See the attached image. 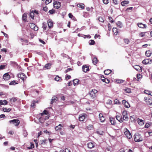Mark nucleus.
<instances>
[{
  "label": "nucleus",
  "instance_id": "c03bdc74",
  "mask_svg": "<svg viewBox=\"0 0 152 152\" xmlns=\"http://www.w3.org/2000/svg\"><path fill=\"white\" fill-rule=\"evenodd\" d=\"M32 11L34 13V15H38L39 12L37 10H32Z\"/></svg>",
  "mask_w": 152,
  "mask_h": 152
},
{
  "label": "nucleus",
  "instance_id": "864d4df0",
  "mask_svg": "<svg viewBox=\"0 0 152 152\" xmlns=\"http://www.w3.org/2000/svg\"><path fill=\"white\" fill-rule=\"evenodd\" d=\"M124 42L126 44H128L129 42V40L128 39H124Z\"/></svg>",
  "mask_w": 152,
  "mask_h": 152
},
{
  "label": "nucleus",
  "instance_id": "aec40b11",
  "mask_svg": "<svg viewBox=\"0 0 152 152\" xmlns=\"http://www.w3.org/2000/svg\"><path fill=\"white\" fill-rule=\"evenodd\" d=\"M137 121L139 124L140 125L142 126L144 124V121L142 119H140L139 118H137Z\"/></svg>",
  "mask_w": 152,
  "mask_h": 152
},
{
  "label": "nucleus",
  "instance_id": "0e129e2a",
  "mask_svg": "<svg viewBox=\"0 0 152 152\" xmlns=\"http://www.w3.org/2000/svg\"><path fill=\"white\" fill-rule=\"evenodd\" d=\"M37 102H35V101H34L31 104V106L32 107H35V104L36 103H37Z\"/></svg>",
  "mask_w": 152,
  "mask_h": 152
},
{
  "label": "nucleus",
  "instance_id": "680f3d73",
  "mask_svg": "<svg viewBox=\"0 0 152 152\" xmlns=\"http://www.w3.org/2000/svg\"><path fill=\"white\" fill-rule=\"evenodd\" d=\"M145 33V32H141L139 34V35L141 37H143L144 36Z\"/></svg>",
  "mask_w": 152,
  "mask_h": 152
},
{
  "label": "nucleus",
  "instance_id": "f3484780",
  "mask_svg": "<svg viewBox=\"0 0 152 152\" xmlns=\"http://www.w3.org/2000/svg\"><path fill=\"white\" fill-rule=\"evenodd\" d=\"M64 126L62 125L61 124H60L58 126H57L55 127V129L56 131H60L61 130L62 127H63Z\"/></svg>",
  "mask_w": 152,
  "mask_h": 152
},
{
  "label": "nucleus",
  "instance_id": "a18cd8bd",
  "mask_svg": "<svg viewBox=\"0 0 152 152\" xmlns=\"http://www.w3.org/2000/svg\"><path fill=\"white\" fill-rule=\"evenodd\" d=\"M141 77H142V76L140 74H138L137 75V81H138L139 80L140 78H141Z\"/></svg>",
  "mask_w": 152,
  "mask_h": 152
},
{
  "label": "nucleus",
  "instance_id": "338daca9",
  "mask_svg": "<svg viewBox=\"0 0 152 152\" xmlns=\"http://www.w3.org/2000/svg\"><path fill=\"white\" fill-rule=\"evenodd\" d=\"M150 126V125L149 123H147L145 125V127L146 128H148Z\"/></svg>",
  "mask_w": 152,
  "mask_h": 152
},
{
  "label": "nucleus",
  "instance_id": "f704fd0d",
  "mask_svg": "<svg viewBox=\"0 0 152 152\" xmlns=\"http://www.w3.org/2000/svg\"><path fill=\"white\" fill-rule=\"evenodd\" d=\"M79 81L77 79L74 80H73L74 85L75 86L76 85H77L78 84Z\"/></svg>",
  "mask_w": 152,
  "mask_h": 152
},
{
  "label": "nucleus",
  "instance_id": "f8f14e48",
  "mask_svg": "<svg viewBox=\"0 0 152 152\" xmlns=\"http://www.w3.org/2000/svg\"><path fill=\"white\" fill-rule=\"evenodd\" d=\"M10 77V75L8 73L5 74L3 76V78L5 80H9Z\"/></svg>",
  "mask_w": 152,
  "mask_h": 152
},
{
  "label": "nucleus",
  "instance_id": "774afa93",
  "mask_svg": "<svg viewBox=\"0 0 152 152\" xmlns=\"http://www.w3.org/2000/svg\"><path fill=\"white\" fill-rule=\"evenodd\" d=\"M92 92H93L94 94H96L97 93V91L95 89H93L92 90V91H91Z\"/></svg>",
  "mask_w": 152,
  "mask_h": 152
},
{
  "label": "nucleus",
  "instance_id": "39448f33",
  "mask_svg": "<svg viewBox=\"0 0 152 152\" xmlns=\"http://www.w3.org/2000/svg\"><path fill=\"white\" fill-rule=\"evenodd\" d=\"M17 76L18 78L21 79L23 80V82L26 80L27 77L26 75L23 73H20Z\"/></svg>",
  "mask_w": 152,
  "mask_h": 152
},
{
  "label": "nucleus",
  "instance_id": "4468645a",
  "mask_svg": "<svg viewBox=\"0 0 152 152\" xmlns=\"http://www.w3.org/2000/svg\"><path fill=\"white\" fill-rule=\"evenodd\" d=\"M86 114L83 113V114H81L80 115L79 119V120L80 121H84V120L86 118Z\"/></svg>",
  "mask_w": 152,
  "mask_h": 152
},
{
  "label": "nucleus",
  "instance_id": "6e6d98bb",
  "mask_svg": "<svg viewBox=\"0 0 152 152\" xmlns=\"http://www.w3.org/2000/svg\"><path fill=\"white\" fill-rule=\"evenodd\" d=\"M72 70V69H71V68H67L66 70H65V72L66 73H67L68 72L70 71H71Z\"/></svg>",
  "mask_w": 152,
  "mask_h": 152
},
{
  "label": "nucleus",
  "instance_id": "ea45409f",
  "mask_svg": "<svg viewBox=\"0 0 152 152\" xmlns=\"http://www.w3.org/2000/svg\"><path fill=\"white\" fill-rule=\"evenodd\" d=\"M123 121H127L128 120V118L127 116V115L123 116Z\"/></svg>",
  "mask_w": 152,
  "mask_h": 152
},
{
  "label": "nucleus",
  "instance_id": "3c124183",
  "mask_svg": "<svg viewBox=\"0 0 152 152\" xmlns=\"http://www.w3.org/2000/svg\"><path fill=\"white\" fill-rule=\"evenodd\" d=\"M17 100V99L15 97H13L10 99V101H12L13 102H15Z\"/></svg>",
  "mask_w": 152,
  "mask_h": 152
},
{
  "label": "nucleus",
  "instance_id": "412c9836",
  "mask_svg": "<svg viewBox=\"0 0 152 152\" xmlns=\"http://www.w3.org/2000/svg\"><path fill=\"white\" fill-rule=\"evenodd\" d=\"M58 100V98L56 96H53L51 99L50 104H52L54 102H56Z\"/></svg>",
  "mask_w": 152,
  "mask_h": 152
},
{
  "label": "nucleus",
  "instance_id": "6ab92c4d",
  "mask_svg": "<svg viewBox=\"0 0 152 152\" xmlns=\"http://www.w3.org/2000/svg\"><path fill=\"white\" fill-rule=\"evenodd\" d=\"M137 25L140 28H145L146 27V25L145 24H143L142 23H137Z\"/></svg>",
  "mask_w": 152,
  "mask_h": 152
},
{
  "label": "nucleus",
  "instance_id": "72a5a7b5",
  "mask_svg": "<svg viewBox=\"0 0 152 152\" xmlns=\"http://www.w3.org/2000/svg\"><path fill=\"white\" fill-rule=\"evenodd\" d=\"M3 110L4 112H9L11 110V109L10 108L7 109V108H3Z\"/></svg>",
  "mask_w": 152,
  "mask_h": 152
},
{
  "label": "nucleus",
  "instance_id": "20e7f679",
  "mask_svg": "<svg viewBox=\"0 0 152 152\" xmlns=\"http://www.w3.org/2000/svg\"><path fill=\"white\" fill-rule=\"evenodd\" d=\"M28 25L31 28L33 29L34 31H36L38 30V27L33 23H28Z\"/></svg>",
  "mask_w": 152,
  "mask_h": 152
},
{
  "label": "nucleus",
  "instance_id": "e433bc0d",
  "mask_svg": "<svg viewBox=\"0 0 152 152\" xmlns=\"http://www.w3.org/2000/svg\"><path fill=\"white\" fill-rule=\"evenodd\" d=\"M124 90L126 93H129L131 92V90L129 88H126L124 89Z\"/></svg>",
  "mask_w": 152,
  "mask_h": 152
},
{
  "label": "nucleus",
  "instance_id": "c85d7f7f",
  "mask_svg": "<svg viewBox=\"0 0 152 152\" xmlns=\"http://www.w3.org/2000/svg\"><path fill=\"white\" fill-rule=\"evenodd\" d=\"M113 31L115 35H117L118 33V29L116 28H113Z\"/></svg>",
  "mask_w": 152,
  "mask_h": 152
},
{
  "label": "nucleus",
  "instance_id": "bf43d9fd",
  "mask_svg": "<svg viewBox=\"0 0 152 152\" xmlns=\"http://www.w3.org/2000/svg\"><path fill=\"white\" fill-rule=\"evenodd\" d=\"M107 26L108 28V30L110 31L111 29V26L110 24L108 23L107 25Z\"/></svg>",
  "mask_w": 152,
  "mask_h": 152
},
{
  "label": "nucleus",
  "instance_id": "f257e3e1",
  "mask_svg": "<svg viewBox=\"0 0 152 152\" xmlns=\"http://www.w3.org/2000/svg\"><path fill=\"white\" fill-rule=\"evenodd\" d=\"M134 138V141L136 142H140L143 140L140 134L138 133L135 134Z\"/></svg>",
  "mask_w": 152,
  "mask_h": 152
},
{
  "label": "nucleus",
  "instance_id": "ddd939ff",
  "mask_svg": "<svg viewBox=\"0 0 152 152\" xmlns=\"http://www.w3.org/2000/svg\"><path fill=\"white\" fill-rule=\"evenodd\" d=\"M122 103L125 107L126 108H128L130 107V105L129 103L125 100H123L122 101Z\"/></svg>",
  "mask_w": 152,
  "mask_h": 152
},
{
  "label": "nucleus",
  "instance_id": "cd10ccee",
  "mask_svg": "<svg viewBox=\"0 0 152 152\" xmlns=\"http://www.w3.org/2000/svg\"><path fill=\"white\" fill-rule=\"evenodd\" d=\"M152 53L151 52L150 50L147 51L145 52V55L148 57L150 56Z\"/></svg>",
  "mask_w": 152,
  "mask_h": 152
},
{
  "label": "nucleus",
  "instance_id": "7c9ffc66",
  "mask_svg": "<svg viewBox=\"0 0 152 152\" xmlns=\"http://www.w3.org/2000/svg\"><path fill=\"white\" fill-rule=\"evenodd\" d=\"M116 25L117 27L119 28H121L123 26L122 23L119 21L117 22Z\"/></svg>",
  "mask_w": 152,
  "mask_h": 152
},
{
  "label": "nucleus",
  "instance_id": "1a4fd4ad",
  "mask_svg": "<svg viewBox=\"0 0 152 152\" xmlns=\"http://www.w3.org/2000/svg\"><path fill=\"white\" fill-rule=\"evenodd\" d=\"M95 144L94 142H90L87 144V146L88 148L91 149L94 147Z\"/></svg>",
  "mask_w": 152,
  "mask_h": 152
},
{
  "label": "nucleus",
  "instance_id": "052dcab7",
  "mask_svg": "<svg viewBox=\"0 0 152 152\" xmlns=\"http://www.w3.org/2000/svg\"><path fill=\"white\" fill-rule=\"evenodd\" d=\"M34 148V144H33L32 143H31V147H28V148L29 149H30L31 148Z\"/></svg>",
  "mask_w": 152,
  "mask_h": 152
},
{
  "label": "nucleus",
  "instance_id": "69168bd1",
  "mask_svg": "<svg viewBox=\"0 0 152 152\" xmlns=\"http://www.w3.org/2000/svg\"><path fill=\"white\" fill-rule=\"evenodd\" d=\"M46 141V140H41V144H45V143Z\"/></svg>",
  "mask_w": 152,
  "mask_h": 152
},
{
  "label": "nucleus",
  "instance_id": "79ce46f5",
  "mask_svg": "<svg viewBox=\"0 0 152 152\" xmlns=\"http://www.w3.org/2000/svg\"><path fill=\"white\" fill-rule=\"evenodd\" d=\"M90 96L93 98H94L95 96V94H94L93 92L91 91L89 93Z\"/></svg>",
  "mask_w": 152,
  "mask_h": 152
},
{
  "label": "nucleus",
  "instance_id": "393cba45",
  "mask_svg": "<svg viewBox=\"0 0 152 152\" xmlns=\"http://www.w3.org/2000/svg\"><path fill=\"white\" fill-rule=\"evenodd\" d=\"M92 63L94 65H96L98 62V60L96 57H94L92 60Z\"/></svg>",
  "mask_w": 152,
  "mask_h": 152
},
{
  "label": "nucleus",
  "instance_id": "09e8293b",
  "mask_svg": "<svg viewBox=\"0 0 152 152\" xmlns=\"http://www.w3.org/2000/svg\"><path fill=\"white\" fill-rule=\"evenodd\" d=\"M61 56L65 58H66L68 57V55L64 53L61 54Z\"/></svg>",
  "mask_w": 152,
  "mask_h": 152
},
{
  "label": "nucleus",
  "instance_id": "49530a36",
  "mask_svg": "<svg viewBox=\"0 0 152 152\" xmlns=\"http://www.w3.org/2000/svg\"><path fill=\"white\" fill-rule=\"evenodd\" d=\"M98 20L99 21L101 22H103L104 21V20L101 17H99L98 18Z\"/></svg>",
  "mask_w": 152,
  "mask_h": 152
},
{
  "label": "nucleus",
  "instance_id": "bb28decb",
  "mask_svg": "<svg viewBox=\"0 0 152 152\" xmlns=\"http://www.w3.org/2000/svg\"><path fill=\"white\" fill-rule=\"evenodd\" d=\"M129 3V1H122L121 4L122 6H124L128 4Z\"/></svg>",
  "mask_w": 152,
  "mask_h": 152
},
{
  "label": "nucleus",
  "instance_id": "a878e982",
  "mask_svg": "<svg viewBox=\"0 0 152 152\" xmlns=\"http://www.w3.org/2000/svg\"><path fill=\"white\" fill-rule=\"evenodd\" d=\"M77 6V7L81 8L82 9H84V4H78Z\"/></svg>",
  "mask_w": 152,
  "mask_h": 152
},
{
  "label": "nucleus",
  "instance_id": "37998d69",
  "mask_svg": "<svg viewBox=\"0 0 152 152\" xmlns=\"http://www.w3.org/2000/svg\"><path fill=\"white\" fill-rule=\"evenodd\" d=\"M18 83H16L15 80H13L9 83V85H15Z\"/></svg>",
  "mask_w": 152,
  "mask_h": 152
},
{
  "label": "nucleus",
  "instance_id": "5fc2aeb1",
  "mask_svg": "<svg viewBox=\"0 0 152 152\" xmlns=\"http://www.w3.org/2000/svg\"><path fill=\"white\" fill-rule=\"evenodd\" d=\"M24 43H22V45H28V41L26 39H25L24 41Z\"/></svg>",
  "mask_w": 152,
  "mask_h": 152
},
{
  "label": "nucleus",
  "instance_id": "5701e85b",
  "mask_svg": "<svg viewBox=\"0 0 152 152\" xmlns=\"http://www.w3.org/2000/svg\"><path fill=\"white\" fill-rule=\"evenodd\" d=\"M134 68L138 72H140L142 71L141 68L139 66L136 65L134 67Z\"/></svg>",
  "mask_w": 152,
  "mask_h": 152
},
{
  "label": "nucleus",
  "instance_id": "c9c22d12",
  "mask_svg": "<svg viewBox=\"0 0 152 152\" xmlns=\"http://www.w3.org/2000/svg\"><path fill=\"white\" fill-rule=\"evenodd\" d=\"M48 112L45 110H44L43 113H40V114L42 116L44 114L48 115Z\"/></svg>",
  "mask_w": 152,
  "mask_h": 152
},
{
  "label": "nucleus",
  "instance_id": "e2e57ef3",
  "mask_svg": "<svg viewBox=\"0 0 152 152\" xmlns=\"http://www.w3.org/2000/svg\"><path fill=\"white\" fill-rule=\"evenodd\" d=\"M1 32L4 35V36H5V37H6L7 38H8V35L7 34H6L4 32L2 31H1Z\"/></svg>",
  "mask_w": 152,
  "mask_h": 152
},
{
  "label": "nucleus",
  "instance_id": "dca6fc26",
  "mask_svg": "<svg viewBox=\"0 0 152 152\" xmlns=\"http://www.w3.org/2000/svg\"><path fill=\"white\" fill-rule=\"evenodd\" d=\"M82 69L83 71L85 72L89 71V66L86 65H83V66Z\"/></svg>",
  "mask_w": 152,
  "mask_h": 152
},
{
  "label": "nucleus",
  "instance_id": "7ed1b4c3",
  "mask_svg": "<svg viewBox=\"0 0 152 152\" xmlns=\"http://www.w3.org/2000/svg\"><path fill=\"white\" fill-rule=\"evenodd\" d=\"M124 134L128 138L130 139L132 137V135L126 128H125L124 129Z\"/></svg>",
  "mask_w": 152,
  "mask_h": 152
},
{
  "label": "nucleus",
  "instance_id": "9b49d317",
  "mask_svg": "<svg viewBox=\"0 0 152 152\" xmlns=\"http://www.w3.org/2000/svg\"><path fill=\"white\" fill-rule=\"evenodd\" d=\"M48 27L50 28L53 26V22L51 19H49L47 21Z\"/></svg>",
  "mask_w": 152,
  "mask_h": 152
},
{
  "label": "nucleus",
  "instance_id": "de8ad7c7",
  "mask_svg": "<svg viewBox=\"0 0 152 152\" xmlns=\"http://www.w3.org/2000/svg\"><path fill=\"white\" fill-rule=\"evenodd\" d=\"M106 78L104 77L103 75L101 76V80L104 82H105Z\"/></svg>",
  "mask_w": 152,
  "mask_h": 152
},
{
  "label": "nucleus",
  "instance_id": "b1692460",
  "mask_svg": "<svg viewBox=\"0 0 152 152\" xmlns=\"http://www.w3.org/2000/svg\"><path fill=\"white\" fill-rule=\"evenodd\" d=\"M112 71L109 69H107L104 71V73L105 75H108L111 73Z\"/></svg>",
  "mask_w": 152,
  "mask_h": 152
},
{
  "label": "nucleus",
  "instance_id": "c756f323",
  "mask_svg": "<svg viewBox=\"0 0 152 152\" xmlns=\"http://www.w3.org/2000/svg\"><path fill=\"white\" fill-rule=\"evenodd\" d=\"M22 20L25 21V22H26L27 21V15L26 14L24 13L22 17Z\"/></svg>",
  "mask_w": 152,
  "mask_h": 152
},
{
  "label": "nucleus",
  "instance_id": "9d476101",
  "mask_svg": "<svg viewBox=\"0 0 152 152\" xmlns=\"http://www.w3.org/2000/svg\"><path fill=\"white\" fill-rule=\"evenodd\" d=\"M142 63L144 64H151L152 63V60L150 59H145L142 61Z\"/></svg>",
  "mask_w": 152,
  "mask_h": 152
},
{
  "label": "nucleus",
  "instance_id": "0eeeda50",
  "mask_svg": "<svg viewBox=\"0 0 152 152\" xmlns=\"http://www.w3.org/2000/svg\"><path fill=\"white\" fill-rule=\"evenodd\" d=\"M54 8L58 9L61 6V3L59 2L55 1L53 3Z\"/></svg>",
  "mask_w": 152,
  "mask_h": 152
},
{
  "label": "nucleus",
  "instance_id": "4be33fe9",
  "mask_svg": "<svg viewBox=\"0 0 152 152\" xmlns=\"http://www.w3.org/2000/svg\"><path fill=\"white\" fill-rule=\"evenodd\" d=\"M52 65V64L51 63L47 64L44 66V68H45L46 69H50V68L51 66Z\"/></svg>",
  "mask_w": 152,
  "mask_h": 152
},
{
  "label": "nucleus",
  "instance_id": "4c0bfd02",
  "mask_svg": "<svg viewBox=\"0 0 152 152\" xmlns=\"http://www.w3.org/2000/svg\"><path fill=\"white\" fill-rule=\"evenodd\" d=\"M34 12H32V11H31V13H30V16L31 18L33 19H34Z\"/></svg>",
  "mask_w": 152,
  "mask_h": 152
},
{
  "label": "nucleus",
  "instance_id": "13d9d810",
  "mask_svg": "<svg viewBox=\"0 0 152 152\" xmlns=\"http://www.w3.org/2000/svg\"><path fill=\"white\" fill-rule=\"evenodd\" d=\"M52 0H46L45 3L46 4H48L52 1Z\"/></svg>",
  "mask_w": 152,
  "mask_h": 152
},
{
  "label": "nucleus",
  "instance_id": "473e14b6",
  "mask_svg": "<svg viewBox=\"0 0 152 152\" xmlns=\"http://www.w3.org/2000/svg\"><path fill=\"white\" fill-rule=\"evenodd\" d=\"M55 80L56 81H61L62 79L61 77H59L58 76H57L55 77Z\"/></svg>",
  "mask_w": 152,
  "mask_h": 152
},
{
  "label": "nucleus",
  "instance_id": "603ef678",
  "mask_svg": "<svg viewBox=\"0 0 152 152\" xmlns=\"http://www.w3.org/2000/svg\"><path fill=\"white\" fill-rule=\"evenodd\" d=\"M117 83H122L124 82V80H116Z\"/></svg>",
  "mask_w": 152,
  "mask_h": 152
},
{
  "label": "nucleus",
  "instance_id": "8fccbe9b",
  "mask_svg": "<svg viewBox=\"0 0 152 152\" xmlns=\"http://www.w3.org/2000/svg\"><path fill=\"white\" fill-rule=\"evenodd\" d=\"M103 3L105 4H107L109 2V0H102Z\"/></svg>",
  "mask_w": 152,
  "mask_h": 152
},
{
  "label": "nucleus",
  "instance_id": "4d7b16f0",
  "mask_svg": "<svg viewBox=\"0 0 152 152\" xmlns=\"http://www.w3.org/2000/svg\"><path fill=\"white\" fill-rule=\"evenodd\" d=\"M108 19L110 20V22L111 23H113L114 22V21L113 20V19L112 17H108Z\"/></svg>",
  "mask_w": 152,
  "mask_h": 152
},
{
  "label": "nucleus",
  "instance_id": "58836bf2",
  "mask_svg": "<svg viewBox=\"0 0 152 152\" xmlns=\"http://www.w3.org/2000/svg\"><path fill=\"white\" fill-rule=\"evenodd\" d=\"M89 43L90 45H93L94 44L95 42L93 40L91 39L89 41Z\"/></svg>",
  "mask_w": 152,
  "mask_h": 152
},
{
  "label": "nucleus",
  "instance_id": "2eb2a0df",
  "mask_svg": "<svg viewBox=\"0 0 152 152\" xmlns=\"http://www.w3.org/2000/svg\"><path fill=\"white\" fill-rule=\"evenodd\" d=\"M109 121L112 125H115L116 124V121L115 118H110Z\"/></svg>",
  "mask_w": 152,
  "mask_h": 152
},
{
  "label": "nucleus",
  "instance_id": "f03ea898",
  "mask_svg": "<svg viewBox=\"0 0 152 152\" xmlns=\"http://www.w3.org/2000/svg\"><path fill=\"white\" fill-rule=\"evenodd\" d=\"M10 124H12L15 126H18L20 124V121L18 119H14L9 121Z\"/></svg>",
  "mask_w": 152,
  "mask_h": 152
},
{
  "label": "nucleus",
  "instance_id": "6e6552de",
  "mask_svg": "<svg viewBox=\"0 0 152 152\" xmlns=\"http://www.w3.org/2000/svg\"><path fill=\"white\" fill-rule=\"evenodd\" d=\"M116 119L118 120L120 123H122L123 122V117L122 115L120 114H118L116 116Z\"/></svg>",
  "mask_w": 152,
  "mask_h": 152
},
{
  "label": "nucleus",
  "instance_id": "2f4dec72",
  "mask_svg": "<svg viewBox=\"0 0 152 152\" xmlns=\"http://www.w3.org/2000/svg\"><path fill=\"white\" fill-rule=\"evenodd\" d=\"M42 28H43V30H46L47 27L46 23L45 22H43L42 23Z\"/></svg>",
  "mask_w": 152,
  "mask_h": 152
},
{
  "label": "nucleus",
  "instance_id": "423d86ee",
  "mask_svg": "<svg viewBox=\"0 0 152 152\" xmlns=\"http://www.w3.org/2000/svg\"><path fill=\"white\" fill-rule=\"evenodd\" d=\"M144 100L145 101L146 103L150 105H151L152 104V100L149 98H148L147 97L144 98Z\"/></svg>",
  "mask_w": 152,
  "mask_h": 152
},
{
  "label": "nucleus",
  "instance_id": "a19ab883",
  "mask_svg": "<svg viewBox=\"0 0 152 152\" xmlns=\"http://www.w3.org/2000/svg\"><path fill=\"white\" fill-rule=\"evenodd\" d=\"M48 12L49 13L51 14H53L55 12V10H54L52 9L51 10H50Z\"/></svg>",
  "mask_w": 152,
  "mask_h": 152
},
{
  "label": "nucleus",
  "instance_id": "a211bd4d",
  "mask_svg": "<svg viewBox=\"0 0 152 152\" xmlns=\"http://www.w3.org/2000/svg\"><path fill=\"white\" fill-rule=\"evenodd\" d=\"M99 117L101 122H103L105 120V118L102 113H100L99 114Z\"/></svg>",
  "mask_w": 152,
  "mask_h": 152
}]
</instances>
